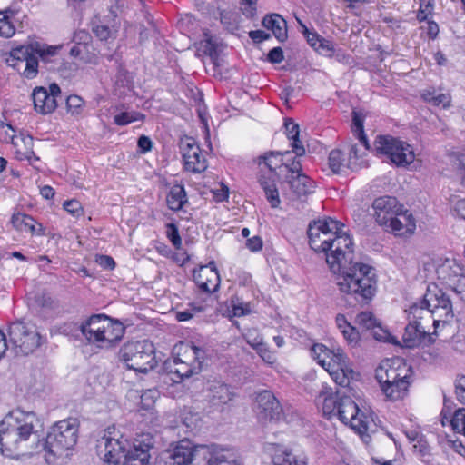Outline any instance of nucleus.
I'll return each mask as SVG.
<instances>
[{
    "instance_id": "48",
    "label": "nucleus",
    "mask_w": 465,
    "mask_h": 465,
    "mask_svg": "<svg viewBox=\"0 0 465 465\" xmlns=\"http://www.w3.org/2000/svg\"><path fill=\"white\" fill-rule=\"evenodd\" d=\"M243 337L246 342L254 350H257L258 347H261L263 342L262 336L259 333L257 329H249L243 334Z\"/></svg>"
},
{
    "instance_id": "4",
    "label": "nucleus",
    "mask_w": 465,
    "mask_h": 465,
    "mask_svg": "<svg viewBox=\"0 0 465 465\" xmlns=\"http://www.w3.org/2000/svg\"><path fill=\"white\" fill-rule=\"evenodd\" d=\"M104 457L103 465H119L124 458L123 465H149L150 450L153 448V437L146 433L134 439L133 448L125 453L123 442L114 438H104Z\"/></svg>"
},
{
    "instance_id": "55",
    "label": "nucleus",
    "mask_w": 465,
    "mask_h": 465,
    "mask_svg": "<svg viewBox=\"0 0 465 465\" xmlns=\"http://www.w3.org/2000/svg\"><path fill=\"white\" fill-rule=\"evenodd\" d=\"M255 351L266 364L272 366L276 362V357L274 353L269 350L265 343L261 347H258V349Z\"/></svg>"
},
{
    "instance_id": "53",
    "label": "nucleus",
    "mask_w": 465,
    "mask_h": 465,
    "mask_svg": "<svg viewBox=\"0 0 465 465\" xmlns=\"http://www.w3.org/2000/svg\"><path fill=\"white\" fill-rule=\"evenodd\" d=\"M132 83V76L121 64H119L115 75V84L121 87L129 86Z\"/></svg>"
},
{
    "instance_id": "6",
    "label": "nucleus",
    "mask_w": 465,
    "mask_h": 465,
    "mask_svg": "<svg viewBox=\"0 0 465 465\" xmlns=\"http://www.w3.org/2000/svg\"><path fill=\"white\" fill-rule=\"evenodd\" d=\"M57 50V46L31 41L27 45L14 48L7 63L25 78L33 79L38 74V57L46 60L49 56H54Z\"/></svg>"
},
{
    "instance_id": "36",
    "label": "nucleus",
    "mask_w": 465,
    "mask_h": 465,
    "mask_svg": "<svg viewBox=\"0 0 465 465\" xmlns=\"http://www.w3.org/2000/svg\"><path fill=\"white\" fill-rule=\"evenodd\" d=\"M212 461H213L212 446L193 444L192 465H212Z\"/></svg>"
},
{
    "instance_id": "28",
    "label": "nucleus",
    "mask_w": 465,
    "mask_h": 465,
    "mask_svg": "<svg viewBox=\"0 0 465 465\" xmlns=\"http://www.w3.org/2000/svg\"><path fill=\"white\" fill-rule=\"evenodd\" d=\"M426 327L419 321L409 322L402 335V341L407 348L419 346L427 336Z\"/></svg>"
},
{
    "instance_id": "12",
    "label": "nucleus",
    "mask_w": 465,
    "mask_h": 465,
    "mask_svg": "<svg viewBox=\"0 0 465 465\" xmlns=\"http://www.w3.org/2000/svg\"><path fill=\"white\" fill-rule=\"evenodd\" d=\"M374 150L377 154L387 156L397 166L409 165L415 159L411 145L391 135L377 136Z\"/></svg>"
},
{
    "instance_id": "13",
    "label": "nucleus",
    "mask_w": 465,
    "mask_h": 465,
    "mask_svg": "<svg viewBox=\"0 0 465 465\" xmlns=\"http://www.w3.org/2000/svg\"><path fill=\"white\" fill-rule=\"evenodd\" d=\"M9 342L19 352L28 355L34 352L43 341L41 335L34 330H30L22 322H15L9 327Z\"/></svg>"
},
{
    "instance_id": "30",
    "label": "nucleus",
    "mask_w": 465,
    "mask_h": 465,
    "mask_svg": "<svg viewBox=\"0 0 465 465\" xmlns=\"http://www.w3.org/2000/svg\"><path fill=\"white\" fill-rule=\"evenodd\" d=\"M411 383V376H407V379L382 385L381 390L386 400L391 401H401L408 395Z\"/></svg>"
},
{
    "instance_id": "7",
    "label": "nucleus",
    "mask_w": 465,
    "mask_h": 465,
    "mask_svg": "<svg viewBox=\"0 0 465 465\" xmlns=\"http://www.w3.org/2000/svg\"><path fill=\"white\" fill-rule=\"evenodd\" d=\"M175 356L164 363L173 382L198 374L202 371L204 351L191 342H180L174 346Z\"/></svg>"
},
{
    "instance_id": "52",
    "label": "nucleus",
    "mask_w": 465,
    "mask_h": 465,
    "mask_svg": "<svg viewBox=\"0 0 465 465\" xmlns=\"http://www.w3.org/2000/svg\"><path fill=\"white\" fill-rule=\"evenodd\" d=\"M424 313L428 314L426 306H424V304H422L421 302L420 303H414L409 309V314H408L409 321H411V322L419 321L420 322V320H421L423 318Z\"/></svg>"
},
{
    "instance_id": "20",
    "label": "nucleus",
    "mask_w": 465,
    "mask_h": 465,
    "mask_svg": "<svg viewBox=\"0 0 465 465\" xmlns=\"http://www.w3.org/2000/svg\"><path fill=\"white\" fill-rule=\"evenodd\" d=\"M403 205L400 204L398 200L392 196H381L374 200L372 209L373 216L377 223L384 229L393 220Z\"/></svg>"
},
{
    "instance_id": "61",
    "label": "nucleus",
    "mask_w": 465,
    "mask_h": 465,
    "mask_svg": "<svg viewBox=\"0 0 465 465\" xmlns=\"http://www.w3.org/2000/svg\"><path fill=\"white\" fill-rule=\"evenodd\" d=\"M249 37L256 44L269 40L271 35L263 30H252L249 32Z\"/></svg>"
},
{
    "instance_id": "9",
    "label": "nucleus",
    "mask_w": 465,
    "mask_h": 465,
    "mask_svg": "<svg viewBox=\"0 0 465 465\" xmlns=\"http://www.w3.org/2000/svg\"><path fill=\"white\" fill-rule=\"evenodd\" d=\"M118 359L129 370L140 373H147L157 366L154 346L147 340L125 342L118 351Z\"/></svg>"
},
{
    "instance_id": "10",
    "label": "nucleus",
    "mask_w": 465,
    "mask_h": 465,
    "mask_svg": "<svg viewBox=\"0 0 465 465\" xmlns=\"http://www.w3.org/2000/svg\"><path fill=\"white\" fill-rule=\"evenodd\" d=\"M280 156H282L280 153L270 152L259 157V165L262 166L263 164L268 170L263 172L261 167L258 181L272 208H277L281 203L276 185L278 174L275 170L282 166L285 168V163H282V159ZM286 164L289 163H286Z\"/></svg>"
},
{
    "instance_id": "49",
    "label": "nucleus",
    "mask_w": 465,
    "mask_h": 465,
    "mask_svg": "<svg viewBox=\"0 0 465 465\" xmlns=\"http://www.w3.org/2000/svg\"><path fill=\"white\" fill-rule=\"evenodd\" d=\"M159 397V391L156 389L144 391L141 395V405L144 410H150L156 399Z\"/></svg>"
},
{
    "instance_id": "16",
    "label": "nucleus",
    "mask_w": 465,
    "mask_h": 465,
    "mask_svg": "<svg viewBox=\"0 0 465 465\" xmlns=\"http://www.w3.org/2000/svg\"><path fill=\"white\" fill-rule=\"evenodd\" d=\"M254 411L258 419L264 421H278L283 411L280 401L269 390L255 393Z\"/></svg>"
},
{
    "instance_id": "58",
    "label": "nucleus",
    "mask_w": 465,
    "mask_h": 465,
    "mask_svg": "<svg viewBox=\"0 0 465 465\" xmlns=\"http://www.w3.org/2000/svg\"><path fill=\"white\" fill-rule=\"evenodd\" d=\"M224 452V450L219 448L218 446L212 445V454L213 456V461H212V465H220L226 462L229 456Z\"/></svg>"
},
{
    "instance_id": "44",
    "label": "nucleus",
    "mask_w": 465,
    "mask_h": 465,
    "mask_svg": "<svg viewBox=\"0 0 465 465\" xmlns=\"http://www.w3.org/2000/svg\"><path fill=\"white\" fill-rule=\"evenodd\" d=\"M84 107V100L78 95H69L66 98L67 112L72 115H79Z\"/></svg>"
},
{
    "instance_id": "45",
    "label": "nucleus",
    "mask_w": 465,
    "mask_h": 465,
    "mask_svg": "<svg viewBox=\"0 0 465 465\" xmlns=\"http://www.w3.org/2000/svg\"><path fill=\"white\" fill-rule=\"evenodd\" d=\"M143 118V115L136 112H124L116 114L114 118V124L120 126L126 125L132 122L139 121Z\"/></svg>"
},
{
    "instance_id": "29",
    "label": "nucleus",
    "mask_w": 465,
    "mask_h": 465,
    "mask_svg": "<svg viewBox=\"0 0 465 465\" xmlns=\"http://www.w3.org/2000/svg\"><path fill=\"white\" fill-rule=\"evenodd\" d=\"M262 25L268 30H271L279 42H284L288 38L287 22L279 14L272 13L266 15L262 21Z\"/></svg>"
},
{
    "instance_id": "8",
    "label": "nucleus",
    "mask_w": 465,
    "mask_h": 465,
    "mask_svg": "<svg viewBox=\"0 0 465 465\" xmlns=\"http://www.w3.org/2000/svg\"><path fill=\"white\" fill-rule=\"evenodd\" d=\"M312 353L337 385L343 388L350 385L355 372L349 366L348 357L341 349L330 350L325 345L317 343L312 347Z\"/></svg>"
},
{
    "instance_id": "27",
    "label": "nucleus",
    "mask_w": 465,
    "mask_h": 465,
    "mask_svg": "<svg viewBox=\"0 0 465 465\" xmlns=\"http://www.w3.org/2000/svg\"><path fill=\"white\" fill-rule=\"evenodd\" d=\"M356 322L363 329L371 331L378 341H386L389 332L384 330L379 320L371 312H361L356 317Z\"/></svg>"
},
{
    "instance_id": "5",
    "label": "nucleus",
    "mask_w": 465,
    "mask_h": 465,
    "mask_svg": "<svg viewBox=\"0 0 465 465\" xmlns=\"http://www.w3.org/2000/svg\"><path fill=\"white\" fill-rule=\"evenodd\" d=\"M79 422L76 419L69 418L56 422L46 438L41 439L40 450L46 452L48 463L62 457L65 451L74 448L78 439Z\"/></svg>"
},
{
    "instance_id": "62",
    "label": "nucleus",
    "mask_w": 465,
    "mask_h": 465,
    "mask_svg": "<svg viewBox=\"0 0 465 465\" xmlns=\"http://www.w3.org/2000/svg\"><path fill=\"white\" fill-rule=\"evenodd\" d=\"M213 197L216 202H222L229 198V187L221 183L220 187L213 190Z\"/></svg>"
},
{
    "instance_id": "25",
    "label": "nucleus",
    "mask_w": 465,
    "mask_h": 465,
    "mask_svg": "<svg viewBox=\"0 0 465 465\" xmlns=\"http://www.w3.org/2000/svg\"><path fill=\"white\" fill-rule=\"evenodd\" d=\"M272 462L273 465H308V457L304 453H294L292 450L273 445Z\"/></svg>"
},
{
    "instance_id": "34",
    "label": "nucleus",
    "mask_w": 465,
    "mask_h": 465,
    "mask_svg": "<svg viewBox=\"0 0 465 465\" xmlns=\"http://www.w3.org/2000/svg\"><path fill=\"white\" fill-rule=\"evenodd\" d=\"M341 398L342 397L339 395V392L331 394L321 393L319 395L318 400H322V411L325 417L329 419L337 417V411L340 409Z\"/></svg>"
},
{
    "instance_id": "17",
    "label": "nucleus",
    "mask_w": 465,
    "mask_h": 465,
    "mask_svg": "<svg viewBox=\"0 0 465 465\" xmlns=\"http://www.w3.org/2000/svg\"><path fill=\"white\" fill-rule=\"evenodd\" d=\"M411 369L400 359H386L375 370V378L380 385H386L391 382L407 379L411 376Z\"/></svg>"
},
{
    "instance_id": "54",
    "label": "nucleus",
    "mask_w": 465,
    "mask_h": 465,
    "mask_svg": "<svg viewBox=\"0 0 465 465\" xmlns=\"http://www.w3.org/2000/svg\"><path fill=\"white\" fill-rule=\"evenodd\" d=\"M454 385L456 399L460 404L465 405V375H459Z\"/></svg>"
},
{
    "instance_id": "47",
    "label": "nucleus",
    "mask_w": 465,
    "mask_h": 465,
    "mask_svg": "<svg viewBox=\"0 0 465 465\" xmlns=\"http://www.w3.org/2000/svg\"><path fill=\"white\" fill-rule=\"evenodd\" d=\"M254 312V304L248 302L241 301L239 298L234 299V317L246 316Z\"/></svg>"
},
{
    "instance_id": "43",
    "label": "nucleus",
    "mask_w": 465,
    "mask_h": 465,
    "mask_svg": "<svg viewBox=\"0 0 465 465\" xmlns=\"http://www.w3.org/2000/svg\"><path fill=\"white\" fill-rule=\"evenodd\" d=\"M352 124L353 132L357 135V138L365 146L366 149H369V143L363 130V120L361 116L356 112H353Z\"/></svg>"
},
{
    "instance_id": "59",
    "label": "nucleus",
    "mask_w": 465,
    "mask_h": 465,
    "mask_svg": "<svg viewBox=\"0 0 465 465\" xmlns=\"http://www.w3.org/2000/svg\"><path fill=\"white\" fill-rule=\"evenodd\" d=\"M304 37L307 40V43L315 50L318 44L320 43V40L322 36H321L317 32L315 31H310L308 27H304L303 34Z\"/></svg>"
},
{
    "instance_id": "22",
    "label": "nucleus",
    "mask_w": 465,
    "mask_h": 465,
    "mask_svg": "<svg viewBox=\"0 0 465 465\" xmlns=\"http://www.w3.org/2000/svg\"><path fill=\"white\" fill-rule=\"evenodd\" d=\"M193 276L198 287L207 293L215 292L220 283V276L213 262L193 270Z\"/></svg>"
},
{
    "instance_id": "38",
    "label": "nucleus",
    "mask_w": 465,
    "mask_h": 465,
    "mask_svg": "<svg viewBox=\"0 0 465 465\" xmlns=\"http://www.w3.org/2000/svg\"><path fill=\"white\" fill-rule=\"evenodd\" d=\"M15 13L11 10L0 11V35L4 37H11L15 32L13 24Z\"/></svg>"
},
{
    "instance_id": "46",
    "label": "nucleus",
    "mask_w": 465,
    "mask_h": 465,
    "mask_svg": "<svg viewBox=\"0 0 465 465\" xmlns=\"http://www.w3.org/2000/svg\"><path fill=\"white\" fill-rule=\"evenodd\" d=\"M433 7V0H420V8L416 15L417 20L419 22H424L429 20L428 17L431 15Z\"/></svg>"
},
{
    "instance_id": "41",
    "label": "nucleus",
    "mask_w": 465,
    "mask_h": 465,
    "mask_svg": "<svg viewBox=\"0 0 465 465\" xmlns=\"http://www.w3.org/2000/svg\"><path fill=\"white\" fill-rule=\"evenodd\" d=\"M449 287L458 299L465 304V275L460 274L454 280L450 279Z\"/></svg>"
},
{
    "instance_id": "1",
    "label": "nucleus",
    "mask_w": 465,
    "mask_h": 465,
    "mask_svg": "<svg viewBox=\"0 0 465 465\" xmlns=\"http://www.w3.org/2000/svg\"><path fill=\"white\" fill-rule=\"evenodd\" d=\"M41 424L33 411L15 409L0 422V451L17 459L21 455L40 451Z\"/></svg>"
},
{
    "instance_id": "57",
    "label": "nucleus",
    "mask_w": 465,
    "mask_h": 465,
    "mask_svg": "<svg viewBox=\"0 0 465 465\" xmlns=\"http://www.w3.org/2000/svg\"><path fill=\"white\" fill-rule=\"evenodd\" d=\"M202 311H203V307H201V306L196 307L194 305H191V308H189V309H186V310L181 311V312H177L175 318L179 322H185V321L192 319L195 312H200Z\"/></svg>"
},
{
    "instance_id": "11",
    "label": "nucleus",
    "mask_w": 465,
    "mask_h": 465,
    "mask_svg": "<svg viewBox=\"0 0 465 465\" xmlns=\"http://www.w3.org/2000/svg\"><path fill=\"white\" fill-rule=\"evenodd\" d=\"M421 303L426 306L427 313L433 317L435 330L440 322L446 323L454 316L450 295L437 285L428 286Z\"/></svg>"
},
{
    "instance_id": "37",
    "label": "nucleus",
    "mask_w": 465,
    "mask_h": 465,
    "mask_svg": "<svg viewBox=\"0 0 465 465\" xmlns=\"http://www.w3.org/2000/svg\"><path fill=\"white\" fill-rule=\"evenodd\" d=\"M422 99L432 105L447 107L450 104V95L438 92L434 88L424 90L421 94Z\"/></svg>"
},
{
    "instance_id": "3",
    "label": "nucleus",
    "mask_w": 465,
    "mask_h": 465,
    "mask_svg": "<svg viewBox=\"0 0 465 465\" xmlns=\"http://www.w3.org/2000/svg\"><path fill=\"white\" fill-rule=\"evenodd\" d=\"M344 224L331 217L312 221L309 223L307 234L309 244L315 252L325 254L329 265L331 258L337 261L351 255L353 242L343 232Z\"/></svg>"
},
{
    "instance_id": "31",
    "label": "nucleus",
    "mask_w": 465,
    "mask_h": 465,
    "mask_svg": "<svg viewBox=\"0 0 465 465\" xmlns=\"http://www.w3.org/2000/svg\"><path fill=\"white\" fill-rule=\"evenodd\" d=\"M11 223L14 228L20 232H29L31 234L43 235L45 228L30 215L17 213L13 214Z\"/></svg>"
},
{
    "instance_id": "33",
    "label": "nucleus",
    "mask_w": 465,
    "mask_h": 465,
    "mask_svg": "<svg viewBox=\"0 0 465 465\" xmlns=\"http://www.w3.org/2000/svg\"><path fill=\"white\" fill-rule=\"evenodd\" d=\"M168 207L173 211H180L187 203V195L183 185L174 184L166 196Z\"/></svg>"
},
{
    "instance_id": "18",
    "label": "nucleus",
    "mask_w": 465,
    "mask_h": 465,
    "mask_svg": "<svg viewBox=\"0 0 465 465\" xmlns=\"http://www.w3.org/2000/svg\"><path fill=\"white\" fill-rule=\"evenodd\" d=\"M180 150L186 171L193 173H201L206 170L207 161L193 138L184 137L181 139Z\"/></svg>"
},
{
    "instance_id": "42",
    "label": "nucleus",
    "mask_w": 465,
    "mask_h": 465,
    "mask_svg": "<svg viewBox=\"0 0 465 465\" xmlns=\"http://www.w3.org/2000/svg\"><path fill=\"white\" fill-rule=\"evenodd\" d=\"M450 425L455 432L465 435V408H459L455 411Z\"/></svg>"
},
{
    "instance_id": "40",
    "label": "nucleus",
    "mask_w": 465,
    "mask_h": 465,
    "mask_svg": "<svg viewBox=\"0 0 465 465\" xmlns=\"http://www.w3.org/2000/svg\"><path fill=\"white\" fill-rule=\"evenodd\" d=\"M344 154L341 150L331 151L328 157V165L333 173H339L344 166Z\"/></svg>"
},
{
    "instance_id": "56",
    "label": "nucleus",
    "mask_w": 465,
    "mask_h": 465,
    "mask_svg": "<svg viewBox=\"0 0 465 465\" xmlns=\"http://www.w3.org/2000/svg\"><path fill=\"white\" fill-rule=\"evenodd\" d=\"M64 208L75 217H79L84 214L82 204L77 200L65 201L64 203Z\"/></svg>"
},
{
    "instance_id": "21",
    "label": "nucleus",
    "mask_w": 465,
    "mask_h": 465,
    "mask_svg": "<svg viewBox=\"0 0 465 465\" xmlns=\"http://www.w3.org/2000/svg\"><path fill=\"white\" fill-rule=\"evenodd\" d=\"M193 456V443L183 440L174 448L163 453L159 465H192Z\"/></svg>"
},
{
    "instance_id": "14",
    "label": "nucleus",
    "mask_w": 465,
    "mask_h": 465,
    "mask_svg": "<svg viewBox=\"0 0 465 465\" xmlns=\"http://www.w3.org/2000/svg\"><path fill=\"white\" fill-rule=\"evenodd\" d=\"M337 418L345 425H350L360 435H363L368 430L369 418L349 396L341 398Z\"/></svg>"
},
{
    "instance_id": "63",
    "label": "nucleus",
    "mask_w": 465,
    "mask_h": 465,
    "mask_svg": "<svg viewBox=\"0 0 465 465\" xmlns=\"http://www.w3.org/2000/svg\"><path fill=\"white\" fill-rule=\"evenodd\" d=\"M283 51L281 47H274L270 50L267 59L272 64H279L283 60Z\"/></svg>"
},
{
    "instance_id": "60",
    "label": "nucleus",
    "mask_w": 465,
    "mask_h": 465,
    "mask_svg": "<svg viewBox=\"0 0 465 465\" xmlns=\"http://www.w3.org/2000/svg\"><path fill=\"white\" fill-rule=\"evenodd\" d=\"M341 333H342L344 339L350 344H356L359 341V339H360L359 331L353 326H350L348 329H344L341 331Z\"/></svg>"
},
{
    "instance_id": "15",
    "label": "nucleus",
    "mask_w": 465,
    "mask_h": 465,
    "mask_svg": "<svg viewBox=\"0 0 465 465\" xmlns=\"http://www.w3.org/2000/svg\"><path fill=\"white\" fill-rule=\"evenodd\" d=\"M285 169L289 173L286 180L292 190L291 199L306 196L313 192L314 182L302 173V164L299 160L293 159L290 164H285Z\"/></svg>"
},
{
    "instance_id": "50",
    "label": "nucleus",
    "mask_w": 465,
    "mask_h": 465,
    "mask_svg": "<svg viewBox=\"0 0 465 465\" xmlns=\"http://www.w3.org/2000/svg\"><path fill=\"white\" fill-rule=\"evenodd\" d=\"M315 51L327 57H332L335 54V45L332 41L322 37Z\"/></svg>"
},
{
    "instance_id": "51",
    "label": "nucleus",
    "mask_w": 465,
    "mask_h": 465,
    "mask_svg": "<svg viewBox=\"0 0 465 465\" xmlns=\"http://www.w3.org/2000/svg\"><path fill=\"white\" fill-rule=\"evenodd\" d=\"M258 0H241L240 10L247 18H253L257 13Z\"/></svg>"
},
{
    "instance_id": "2",
    "label": "nucleus",
    "mask_w": 465,
    "mask_h": 465,
    "mask_svg": "<svg viewBox=\"0 0 465 465\" xmlns=\"http://www.w3.org/2000/svg\"><path fill=\"white\" fill-rule=\"evenodd\" d=\"M354 251L350 256L339 261L331 258L330 271L334 274V282L345 299H352L359 303H368L375 295L377 279L374 269L354 260Z\"/></svg>"
},
{
    "instance_id": "64",
    "label": "nucleus",
    "mask_w": 465,
    "mask_h": 465,
    "mask_svg": "<svg viewBox=\"0 0 465 465\" xmlns=\"http://www.w3.org/2000/svg\"><path fill=\"white\" fill-rule=\"evenodd\" d=\"M453 212L457 216L465 220V199L453 201Z\"/></svg>"
},
{
    "instance_id": "19",
    "label": "nucleus",
    "mask_w": 465,
    "mask_h": 465,
    "mask_svg": "<svg viewBox=\"0 0 465 465\" xmlns=\"http://www.w3.org/2000/svg\"><path fill=\"white\" fill-rule=\"evenodd\" d=\"M35 110L41 114L53 113L57 105V98L61 97V89L57 84H51L48 88L35 87L32 93Z\"/></svg>"
},
{
    "instance_id": "24",
    "label": "nucleus",
    "mask_w": 465,
    "mask_h": 465,
    "mask_svg": "<svg viewBox=\"0 0 465 465\" xmlns=\"http://www.w3.org/2000/svg\"><path fill=\"white\" fill-rule=\"evenodd\" d=\"M103 314H94L82 322L77 330L80 331L84 340L90 344L103 347Z\"/></svg>"
},
{
    "instance_id": "23",
    "label": "nucleus",
    "mask_w": 465,
    "mask_h": 465,
    "mask_svg": "<svg viewBox=\"0 0 465 465\" xmlns=\"http://www.w3.org/2000/svg\"><path fill=\"white\" fill-rule=\"evenodd\" d=\"M384 230L395 236L410 237L415 232L416 221L412 213L402 208Z\"/></svg>"
},
{
    "instance_id": "26",
    "label": "nucleus",
    "mask_w": 465,
    "mask_h": 465,
    "mask_svg": "<svg viewBox=\"0 0 465 465\" xmlns=\"http://www.w3.org/2000/svg\"><path fill=\"white\" fill-rule=\"evenodd\" d=\"M102 323L103 347L112 346L115 342L119 341L124 335L125 328L118 320H113L112 318L103 314Z\"/></svg>"
},
{
    "instance_id": "35",
    "label": "nucleus",
    "mask_w": 465,
    "mask_h": 465,
    "mask_svg": "<svg viewBox=\"0 0 465 465\" xmlns=\"http://www.w3.org/2000/svg\"><path fill=\"white\" fill-rule=\"evenodd\" d=\"M285 131L287 134V137L290 141H292V147L293 153L296 156L300 157L305 153V149L302 144V142L299 140V126L297 124L293 123L292 120H287L284 123Z\"/></svg>"
},
{
    "instance_id": "39",
    "label": "nucleus",
    "mask_w": 465,
    "mask_h": 465,
    "mask_svg": "<svg viewBox=\"0 0 465 465\" xmlns=\"http://www.w3.org/2000/svg\"><path fill=\"white\" fill-rule=\"evenodd\" d=\"M412 441H415L413 448L421 458V460L425 463H430V447L427 440L423 438V436H417L412 439Z\"/></svg>"
},
{
    "instance_id": "32",
    "label": "nucleus",
    "mask_w": 465,
    "mask_h": 465,
    "mask_svg": "<svg viewBox=\"0 0 465 465\" xmlns=\"http://www.w3.org/2000/svg\"><path fill=\"white\" fill-rule=\"evenodd\" d=\"M224 47L225 45L220 38L207 33H204V39L200 42V48L211 57L215 66L221 65L218 60Z\"/></svg>"
}]
</instances>
